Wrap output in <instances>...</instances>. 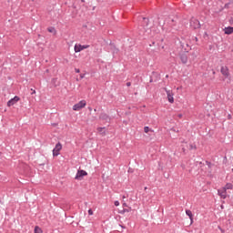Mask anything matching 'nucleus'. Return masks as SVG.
Here are the masks:
<instances>
[{
	"label": "nucleus",
	"instance_id": "obj_1",
	"mask_svg": "<svg viewBox=\"0 0 233 233\" xmlns=\"http://www.w3.org/2000/svg\"><path fill=\"white\" fill-rule=\"evenodd\" d=\"M147 35H156L159 32V24L157 22H149L145 27Z\"/></svg>",
	"mask_w": 233,
	"mask_h": 233
},
{
	"label": "nucleus",
	"instance_id": "obj_2",
	"mask_svg": "<svg viewBox=\"0 0 233 233\" xmlns=\"http://www.w3.org/2000/svg\"><path fill=\"white\" fill-rule=\"evenodd\" d=\"M85 106H86V100H81L73 106V110L75 112H79V110H83Z\"/></svg>",
	"mask_w": 233,
	"mask_h": 233
},
{
	"label": "nucleus",
	"instance_id": "obj_3",
	"mask_svg": "<svg viewBox=\"0 0 233 233\" xmlns=\"http://www.w3.org/2000/svg\"><path fill=\"white\" fill-rule=\"evenodd\" d=\"M86 176H88V173L86 170L78 169L75 177V179H76V181H83V178Z\"/></svg>",
	"mask_w": 233,
	"mask_h": 233
},
{
	"label": "nucleus",
	"instance_id": "obj_4",
	"mask_svg": "<svg viewBox=\"0 0 233 233\" xmlns=\"http://www.w3.org/2000/svg\"><path fill=\"white\" fill-rule=\"evenodd\" d=\"M86 48H90L89 45H80V44H76L74 46V50L76 52V54L82 52V50H86Z\"/></svg>",
	"mask_w": 233,
	"mask_h": 233
},
{
	"label": "nucleus",
	"instance_id": "obj_5",
	"mask_svg": "<svg viewBox=\"0 0 233 233\" xmlns=\"http://www.w3.org/2000/svg\"><path fill=\"white\" fill-rule=\"evenodd\" d=\"M164 90L167 93L168 103L173 104L174 103V92H172V90L167 89V87H164Z\"/></svg>",
	"mask_w": 233,
	"mask_h": 233
},
{
	"label": "nucleus",
	"instance_id": "obj_6",
	"mask_svg": "<svg viewBox=\"0 0 233 233\" xmlns=\"http://www.w3.org/2000/svg\"><path fill=\"white\" fill-rule=\"evenodd\" d=\"M62 148H63V146L61 145V143H57L55 148L53 149V156L54 157L59 156V152H61Z\"/></svg>",
	"mask_w": 233,
	"mask_h": 233
},
{
	"label": "nucleus",
	"instance_id": "obj_7",
	"mask_svg": "<svg viewBox=\"0 0 233 233\" xmlns=\"http://www.w3.org/2000/svg\"><path fill=\"white\" fill-rule=\"evenodd\" d=\"M20 97L15 96L14 98H11L8 102H7V106H14V105H15L18 101H20Z\"/></svg>",
	"mask_w": 233,
	"mask_h": 233
},
{
	"label": "nucleus",
	"instance_id": "obj_8",
	"mask_svg": "<svg viewBox=\"0 0 233 233\" xmlns=\"http://www.w3.org/2000/svg\"><path fill=\"white\" fill-rule=\"evenodd\" d=\"M218 194L222 198V199H227V190L225 187L218 189Z\"/></svg>",
	"mask_w": 233,
	"mask_h": 233
},
{
	"label": "nucleus",
	"instance_id": "obj_9",
	"mask_svg": "<svg viewBox=\"0 0 233 233\" xmlns=\"http://www.w3.org/2000/svg\"><path fill=\"white\" fill-rule=\"evenodd\" d=\"M220 72L222 74V76H225L226 77H228V76H230V73L228 71V67H227V66H222L220 69Z\"/></svg>",
	"mask_w": 233,
	"mask_h": 233
},
{
	"label": "nucleus",
	"instance_id": "obj_10",
	"mask_svg": "<svg viewBox=\"0 0 233 233\" xmlns=\"http://www.w3.org/2000/svg\"><path fill=\"white\" fill-rule=\"evenodd\" d=\"M186 214L188 216L192 225V223H194V215L192 214V211H190V209H187Z\"/></svg>",
	"mask_w": 233,
	"mask_h": 233
},
{
	"label": "nucleus",
	"instance_id": "obj_11",
	"mask_svg": "<svg viewBox=\"0 0 233 233\" xmlns=\"http://www.w3.org/2000/svg\"><path fill=\"white\" fill-rule=\"evenodd\" d=\"M224 33L227 35H230V34H233V27L232 26L225 27L224 28Z\"/></svg>",
	"mask_w": 233,
	"mask_h": 233
},
{
	"label": "nucleus",
	"instance_id": "obj_12",
	"mask_svg": "<svg viewBox=\"0 0 233 233\" xmlns=\"http://www.w3.org/2000/svg\"><path fill=\"white\" fill-rule=\"evenodd\" d=\"M180 59H181V62L184 64V65H187V61H188V58L187 57V56L185 55H182L180 56Z\"/></svg>",
	"mask_w": 233,
	"mask_h": 233
},
{
	"label": "nucleus",
	"instance_id": "obj_13",
	"mask_svg": "<svg viewBox=\"0 0 233 233\" xmlns=\"http://www.w3.org/2000/svg\"><path fill=\"white\" fill-rule=\"evenodd\" d=\"M226 190H232L233 185L232 183H227L225 187H223Z\"/></svg>",
	"mask_w": 233,
	"mask_h": 233
},
{
	"label": "nucleus",
	"instance_id": "obj_14",
	"mask_svg": "<svg viewBox=\"0 0 233 233\" xmlns=\"http://www.w3.org/2000/svg\"><path fill=\"white\" fill-rule=\"evenodd\" d=\"M35 233H43V229L39 226L35 227Z\"/></svg>",
	"mask_w": 233,
	"mask_h": 233
},
{
	"label": "nucleus",
	"instance_id": "obj_15",
	"mask_svg": "<svg viewBox=\"0 0 233 233\" xmlns=\"http://www.w3.org/2000/svg\"><path fill=\"white\" fill-rule=\"evenodd\" d=\"M144 132H145L146 134H148V132H154V130L150 129V127H144Z\"/></svg>",
	"mask_w": 233,
	"mask_h": 233
},
{
	"label": "nucleus",
	"instance_id": "obj_16",
	"mask_svg": "<svg viewBox=\"0 0 233 233\" xmlns=\"http://www.w3.org/2000/svg\"><path fill=\"white\" fill-rule=\"evenodd\" d=\"M47 31L50 32V34H56V28L54 27H49Z\"/></svg>",
	"mask_w": 233,
	"mask_h": 233
},
{
	"label": "nucleus",
	"instance_id": "obj_17",
	"mask_svg": "<svg viewBox=\"0 0 233 233\" xmlns=\"http://www.w3.org/2000/svg\"><path fill=\"white\" fill-rule=\"evenodd\" d=\"M193 28H199V21L195 20V25H193Z\"/></svg>",
	"mask_w": 233,
	"mask_h": 233
},
{
	"label": "nucleus",
	"instance_id": "obj_18",
	"mask_svg": "<svg viewBox=\"0 0 233 233\" xmlns=\"http://www.w3.org/2000/svg\"><path fill=\"white\" fill-rule=\"evenodd\" d=\"M105 117H106V114H102V115L100 116V119H105Z\"/></svg>",
	"mask_w": 233,
	"mask_h": 233
},
{
	"label": "nucleus",
	"instance_id": "obj_19",
	"mask_svg": "<svg viewBox=\"0 0 233 233\" xmlns=\"http://www.w3.org/2000/svg\"><path fill=\"white\" fill-rule=\"evenodd\" d=\"M88 214H89V216H94V211H92V209H89Z\"/></svg>",
	"mask_w": 233,
	"mask_h": 233
},
{
	"label": "nucleus",
	"instance_id": "obj_20",
	"mask_svg": "<svg viewBox=\"0 0 233 233\" xmlns=\"http://www.w3.org/2000/svg\"><path fill=\"white\" fill-rule=\"evenodd\" d=\"M125 212H130V208L129 209H124L121 214H125Z\"/></svg>",
	"mask_w": 233,
	"mask_h": 233
},
{
	"label": "nucleus",
	"instance_id": "obj_21",
	"mask_svg": "<svg viewBox=\"0 0 233 233\" xmlns=\"http://www.w3.org/2000/svg\"><path fill=\"white\" fill-rule=\"evenodd\" d=\"M115 207H119V201H115Z\"/></svg>",
	"mask_w": 233,
	"mask_h": 233
},
{
	"label": "nucleus",
	"instance_id": "obj_22",
	"mask_svg": "<svg viewBox=\"0 0 233 233\" xmlns=\"http://www.w3.org/2000/svg\"><path fill=\"white\" fill-rule=\"evenodd\" d=\"M144 19V23H148V19L147 18H143Z\"/></svg>",
	"mask_w": 233,
	"mask_h": 233
},
{
	"label": "nucleus",
	"instance_id": "obj_23",
	"mask_svg": "<svg viewBox=\"0 0 233 233\" xmlns=\"http://www.w3.org/2000/svg\"><path fill=\"white\" fill-rule=\"evenodd\" d=\"M228 119H232V115H228Z\"/></svg>",
	"mask_w": 233,
	"mask_h": 233
},
{
	"label": "nucleus",
	"instance_id": "obj_24",
	"mask_svg": "<svg viewBox=\"0 0 233 233\" xmlns=\"http://www.w3.org/2000/svg\"><path fill=\"white\" fill-rule=\"evenodd\" d=\"M97 130L98 132H101V130H103V127H99Z\"/></svg>",
	"mask_w": 233,
	"mask_h": 233
},
{
	"label": "nucleus",
	"instance_id": "obj_25",
	"mask_svg": "<svg viewBox=\"0 0 233 233\" xmlns=\"http://www.w3.org/2000/svg\"><path fill=\"white\" fill-rule=\"evenodd\" d=\"M76 74H79V69H76Z\"/></svg>",
	"mask_w": 233,
	"mask_h": 233
},
{
	"label": "nucleus",
	"instance_id": "obj_26",
	"mask_svg": "<svg viewBox=\"0 0 233 233\" xmlns=\"http://www.w3.org/2000/svg\"><path fill=\"white\" fill-rule=\"evenodd\" d=\"M127 85V86H130V82H128Z\"/></svg>",
	"mask_w": 233,
	"mask_h": 233
},
{
	"label": "nucleus",
	"instance_id": "obj_27",
	"mask_svg": "<svg viewBox=\"0 0 233 233\" xmlns=\"http://www.w3.org/2000/svg\"><path fill=\"white\" fill-rule=\"evenodd\" d=\"M123 207H127V203H124V204H123Z\"/></svg>",
	"mask_w": 233,
	"mask_h": 233
},
{
	"label": "nucleus",
	"instance_id": "obj_28",
	"mask_svg": "<svg viewBox=\"0 0 233 233\" xmlns=\"http://www.w3.org/2000/svg\"><path fill=\"white\" fill-rule=\"evenodd\" d=\"M33 94H35V90L33 91Z\"/></svg>",
	"mask_w": 233,
	"mask_h": 233
},
{
	"label": "nucleus",
	"instance_id": "obj_29",
	"mask_svg": "<svg viewBox=\"0 0 233 233\" xmlns=\"http://www.w3.org/2000/svg\"><path fill=\"white\" fill-rule=\"evenodd\" d=\"M196 41H198V38H196Z\"/></svg>",
	"mask_w": 233,
	"mask_h": 233
}]
</instances>
